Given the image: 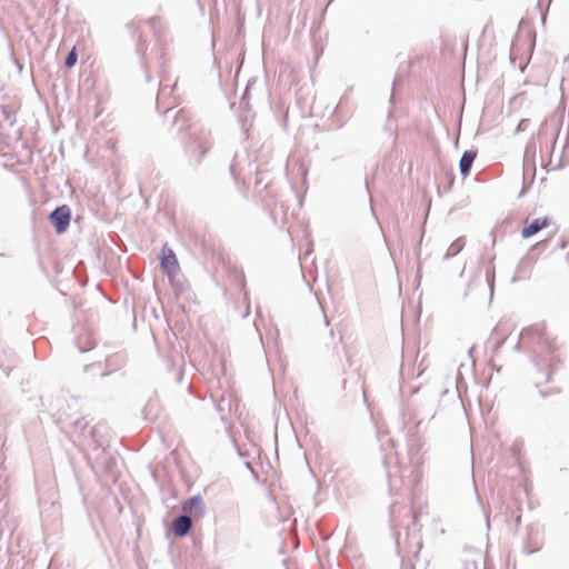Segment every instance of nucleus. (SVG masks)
<instances>
[{
  "instance_id": "f257e3e1",
  "label": "nucleus",
  "mask_w": 569,
  "mask_h": 569,
  "mask_svg": "<svg viewBox=\"0 0 569 569\" xmlns=\"http://www.w3.org/2000/svg\"><path fill=\"white\" fill-rule=\"evenodd\" d=\"M160 263L163 272L169 277L174 276L179 271L177 257L173 250L170 249L167 244L162 248Z\"/></svg>"
},
{
  "instance_id": "f03ea898",
  "label": "nucleus",
  "mask_w": 569,
  "mask_h": 569,
  "mask_svg": "<svg viewBox=\"0 0 569 569\" xmlns=\"http://www.w3.org/2000/svg\"><path fill=\"white\" fill-rule=\"evenodd\" d=\"M50 220L58 233L67 230L70 222V209L67 206H61L53 210L50 214Z\"/></svg>"
},
{
  "instance_id": "7ed1b4c3",
  "label": "nucleus",
  "mask_w": 569,
  "mask_h": 569,
  "mask_svg": "<svg viewBox=\"0 0 569 569\" xmlns=\"http://www.w3.org/2000/svg\"><path fill=\"white\" fill-rule=\"evenodd\" d=\"M191 519L188 516H179L172 522V530L176 536L183 537L191 529Z\"/></svg>"
},
{
  "instance_id": "20e7f679",
  "label": "nucleus",
  "mask_w": 569,
  "mask_h": 569,
  "mask_svg": "<svg viewBox=\"0 0 569 569\" xmlns=\"http://www.w3.org/2000/svg\"><path fill=\"white\" fill-rule=\"evenodd\" d=\"M547 218H538L522 229V238H529L547 226Z\"/></svg>"
},
{
  "instance_id": "39448f33",
  "label": "nucleus",
  "mask_w": 569,
  "mask_h": 569,
  "mask_svg": "<svg viewBox=\"0 0 569 569\" xmlns=\"http://www.w3.org/2000/svg\"><path fill=\"white\" fill-rule=\"evenodd\" d=\"M475 158H476L475 151L467 150L463 152V154L460 159V162H459L460 172L463 177H467L469 174Z\"/></svg>"
},
{
  "instance_id": "423d86ee",
  "label": "nucleus",
  "mask_w": 569,
  "mask_h": 569,
  "mask_svg": "<svg viewBox=\"0 0 569 569\" xmlns=\"http://www.w3.org/2000/svg\"><path fill=\"white\" fill-rule=\"evenodd\" d=\"M465 247L463 238L456 239L448 248L447 253L445 254L446 259H449L456 254H458Z\"/></svg>"
},
{
  "instance_id": "0eeeda50",
  "label": "nucleus",
  "mask_w": 569,
  "mask_h": 569,
  "mask_svg": "<svg viewBox=\"0 0 569 569\" xmlns=\"http://www.w3.org/2000/svg\"><path fill=\"white\" fill-rule=\"evenodd\" d=\"M76 62H77V54L74 53V51H71L66 58V66L71 68L76 64Z\"/></svg>"
},
{
  "instance_id": "6e6552de",
  "label": "nucleus",
  "mask_w": 569,
  "mask_h": 569,
  "mask_svg": "<svg viewBox=\"0 0 569 569\" xmlns=\"http://www.w3.org/2000/svg\"><path fill=\"white\" fill-rule=\"evenodd\" d=\"M76 426H77V427H81V428L83 427V428H84V426H87V422H84V421H83V419H82V420L77 421V422H76Z\"/></svg>"
},
{
  "instance_id": "1a4fd4ad",
  "label": "nucleus",
  "mask_w": 569,
  "mask_h": 569,
  "mask_svg": "<svg viewBox=\"0 0 569 569\" xmlns=\"http://www.w3.org/2000/svg\"><path fill=\"white\" fill-rule=\"evenodd\" d=\"M89 435L93 436V429L92 428L89 430Z\"/></svg>"
}]
</instances>
